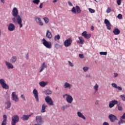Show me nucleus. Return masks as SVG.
Returning <instances> with one entry per match:
<instances>
[{
  "label": "nucleus",
  "instance_id": "obj_27",
  "mask_svg": "<svg viewBox=\"0 0 125 125\" xmlns=\"http://www.w3.org/2000/svg\"><path fill=\"white\" fill-rule=\"evenodd\" d=\"M46 68H47V65H46V64H45V62H43V63L42 65L41 70H40L39 71L40 73H42V71Z\"/></svg>",
  "mask_w": 125,
  "mask_h": 125
},
{
  "label": "nucleus",
  "instance_id": "obj_53",
  "mask_svg": "<svg viewBox=\"0 0 125 125\" xmlns=\"http://www.w3.org/2000/svg\"><path fill=\"white\" fill-rule=\"evenodd\" d=\"M25 58L27 60H28V59H29V53H27L26 55V57Z\"/></svg>",
  "mask_w": 125,
  "mask_h": 125
},
{
  "label": "nucleus",
  "instance_id": "obj_22",
  "mask_svg": "<svg viewBox=\"0 0 125 125\" xmlns=\"http://www.w3.org/2000/svg\"><path fill=\"white\" fill-rule=\"evenodd\" d=\"M5 104L6 106L5 107V109H6V110H8V109H9V108H10V107H11V103H10V101H7L5 103Z\"/></svg>",
  "mask_w": 125,
  "mask_h": 125
},
{
  "label": "nucleus",
  "instance_id": "obj_32",
  "mask_svg": "<svg viewBox=\"0 0 125 125\" xmlns=\"http://www.w3.org/2000/svg\"><path fill=\"white\" fill-rule=\"evenodd\" d=\"M83 72H84L85 73L86 72H88V70H89V67H87V66H84L83 68Z\"/></svg>",
  "mask_w": 125,
  "mask_h": 125
},
{
  "label": "nucleus",
  "instance_id": "obj_25",
  "mask_svg": "<svg viewBox=\"0 0 125 125\" xmlns=\"http://www.w3.org/2000/svg\"><path fill=\"white\" fill-rule=\"evenodd\" d=\"M46 107H47V105H46L45 104H43L42 105V109L41 111V113H45V112L46 111V110H45Z\"/></svg>",
  "mask_w": 125,
  "mask_h": 125
},
{
  "label": "nucleus",
  "instance_id": "obj_48",
  "mask_svg": "<svg viewBox=\"0 0 125 125\" xmlns=\"http://www.w3.org/2000/svg\"><path fill=\"white\" fill-rule=\"evenodd\" d=\"M117 17L118 18V19H123V15H122V14H118V15L117 16Z\"/></svg>",
  "mask_w": 125,
  "mask_h": 125
},
{
  "label": "nucleus",
  "instance_id": "obj_17",
  "mask_svg": "<svg viewBox=\"0 0 125 125\" xmlns=\"http://www.w3.org/2000/svg\"><path fill=\"white\" fill-rule=\"evenodd\" d=\"M108 118L111 123H114V122H115V121L117 120V117L114 114H110L108 116Z\"/></svg>",
  "mask_w": 125,
  "mask_h": 125
},
{
  "label": "nucleus",
  "instance_id": "obj_47",
  "mask_svg": "<svg viewBox=\"0 0 125 125\" xmlns=\"http://www.w3.org/2000/svg\"><path fill=\"white\" fill-rule=\"evenodd\" d=\"M112 86H113V87H114V88H116L118 86V85H117V84H116L115 83H112L111 84Z\"/></svg>",
  "mask_w": 125,
  "mask_h": 125
},
{
  "label": "nucleus",
  "instance_id": "obj_57",
  "mask_svg": "<svg viewBox=\"0 0 125 125\" xmlns=\"http://www.w3.org/2000/svg\"><path fill=\"white\" fill-rule=\"evenodd\" d=\"M118 5H121V3H122V1H117Z\"/></svg>",
  "mask_w": 125,
  "mask_h": 125
},
{
  "label": "nucleus",
  "instance_id": "obj_13",
  "mask_svg": "<svg viewBox=\"0 0 125 125\" xmlns=\"http://www.w3.org/2000/svg\"><path fill=\"white\" fill-rule=\"evenodd\" d=\"M32 115H33V113H31L30 115H23L21 117V120H22V121H28L30 117L32 116Z\"/></svg>",
  "mask_w": 125,
  "mask_h": 125
},
{
  "label": "nucleus",
  "instance_id": "obj_11",
  "mask_svg": "<svg viewBox=\"0 0 125 125\" xmlns=\"http://www.w3.org/2000/svg\"><path fill=\"white\" fill-rule=\"evenodd\" d=\"M8 30L9 32H13L15 30V25L12 23H10L8 26Z\"/></svg>",
  "mask_w": 125,
  "mask_h": 125
},
{
  "label": "nucleus",
  "instance_id": "obj_58",
  "mask_svg": "<svg viewBox=\"0 0 125 125\" xmlns=\"http://www.w3.org/2000/svg\"><path fill=\"white\" fill-rule=\"evenodd\" d=\"M103 125H109V123L108 122H104L103 124Z\"/></svg>",
  "mask_w": 125,
  "mask_h": 125
},
{
  "label": "nucleus",
  "instance_id": "obj_59",
  "mask_svg": "<svg viewBox=\"0 0 125 125\" xmlns=\"http://www.w3.org/2000/svg\"><path fill=\"white\" fill-rule=\"evenodd\" d=\"M114 78H117L119 76V74L118 73H114Z\"/></svg>",
  "mask_w": 125,
  "mask_h": 125
},
{
  "label": "nucleus",
  "instance_id": "obj_52",
  "mask_svg": "<svg viewBox=\"0 0 125 125\" xmlns=\"http://www.w3.org/2000/svg\"><path fill=\"white\" fill-rule=\"evenodd\" d=\"M116 88H117V89H118V90H123V88H122V87L119 86H117Z\"/></svg>",
  "mask_w": 125,
  "mask_h": 125
},
{
  "label": "nucleus",
  "instance_id": "obj_1",
  "mask_svg": "<svg viewBox=\"0 0 125 125\" xmlns=\"http://www.w3.org/2000/svg\"><path fill=\"white\" fill-rule=\"evenodd\" d=\"M18 9L16 7H14L12 11V15L13 17L12 20L15 24H18L20 25V28L23 27V23H22V18L19 14Z\"/></svg>",
  "mask_w": 125,
  "mask_h": 125
},
{
  "label": "nucleus",
  "instance_id": "obj_43",
  "mask_svg": "<svg viewBox=\"0 0 125 125\" xmlns=\"http://www.w3.org/2000/svg\"><path fill=\"white\" fill-rule=\"evenodd\" d=\"M118 109L119 111H123V106L119 105V104L117 105Z\"/></svg>",
  "mask_w": 125,
  "mask_h": 125
},
{
  "label": "nucleus",
  "instance_id": "obj_62",
  "mask_svg": "<svg viewBox=\"0 0 125 125\" xmlns=\"http://www.w3.org/2000/svg\"><path fill=\"white\" fill-rule=\"evenodd\" d=\"M94 30V27L93 26H92L91 27V31H93Z\"/></svg>",
  "mask_w": 125,
  "mask_h": 125
},
{
  "label": "nucleus",
  "instance_id": "obj_30",
  "mask_svg": "<svg viewBox=\"0 0 125 125\" xmlns=\"http://www.w3.org/2000/svg\"><path fill=\"white\" fill-rule=\"evenodd\" d=\"M32 2H33L34 4H37V5H39L40 2H41V0H33Z\"/></svg>",
  "mask_w": 125,
  "mask_h": 125
},
{
  "label": "nucleus",
  "instance_id": "obj_49",
  "mask_svg": "<svg viewBox=\"0 0 125 125\" xmlns=\"http://www.w3.org/2000/svg\"><path fill=\"white\" fill-rule=\"evenodd\" d=\"M21 98H22V100L24 101H26V98H25V96H24V95H21Z\"/></svg>",
  "mask_w": 125,
  "mask_h": 125
},
{
  "label": "nucleus",
  "instance_id": "obj_6",
  "mask_svg": "<svg viewBox=\"0 0 125 125\" xmlns=\"http://www.w3.org/2000/svg\"><path fill=\"white\" fill-rule=\"evenodd\" d=\"M72 39L71 38H69L64 42L63 45L65 47H69V46H71L72 45Z\"/></svg>",
  "mask_w": 125,
  "mask_h": 125
},
{
  "label": "nucleus",
  "instance_id": "obj_19",
  "mask_svg": "<svg viewBox=\"0 0 125 125\" xmlns=\"http://www.w3.org/2000/svg\"><path fill=\"white\" fill-rule=\"evenodd\" d=\"M77 116L79 117V118H81V119H83V120H85L86 118L82 112L80 111L77 112Z\"/></svg>",
  "mask_w": 125,
  "mask_h": 125
},
{
  "label": "nucleus",
  "instance_id": "obj_20",
  "mask_svg": "<svg viewBox=\"0 0 125 125\" xmlns=\"http://www.w3.org/2000/svg\"><path fill=\"white\" fill-rule=\"evenodd\" d=\"M78 39L79 41H77L78 43H80V44H83L84 43V40L82 37H79Z\"/></svg>",
  "mask_w": 125,
  "mask_h": 125
},
{
  "label": "nucleus",
  "instance_id": "obj_3",
  "mask_svg": "<svg viewBox=\"0 0 125 125\" xmlns=\"http://www.w3.org/2000/svg\"><path fill=\"white\" fill-rule=\"evenodd\" d=\"M19 116L15 115L12 117L11 125H15L19 122Z\"/></svg>",
  "mask_w": 125,
  "mask_h": 125
},
{
  "label": "nucleus",
  "instance_id": "obj_63",
  "mask_svg": "<svg viewBox=\"0 0 125 125\" xmlns=\"http://www.w3.org/2000/svg\"><path fill=\"white\" fill-rule=\"evenodd\" d=\"M86 78H90V75H86Z\"/></svg>",
  "mask_w": 125,
  "mask_h": 125
},
{
  "label": "nucleus",
  "instance_id": "obj_61",
  "mask_svg": "<svg viewBox=\"0 0 125 125\" xmlns=\"http://www.w3.org/2000/svg\"><path fill=\"white\" fill-rule=\"evenodd\" d=\"M68 4L70 6H73V4H72L70 1H68Z\"/></svg>",
  "mask_w": 125,
  "mask_h": 125
},
{
  "label": "nucleus",
  "instance_id": "obj_54",
  "mask_svg": "<svg viewBox=\"0 0 125 125\" xmlns=\"http://www.w3.org/2000/svg\"><path fill=\"white\" fill-rule=\"evenodd\" d=\"M120 118L123 119V120H125V113L123 114V116H121Z\"/></svg>",
  "mask_w": 125,
  "mask_h": 125
},
{
  "label": "nucleus",
  "instance_id": "obj_46",
  "mask_svg": "<svg viewBox=\"0 0 125 125\" xmlns=\"http://www.w3.org/2000/svg\"><path fill=\"white\" fill-rule=\"evenodd\" d=\"M68 65H69V66H70V67H74V64H73V63H72V62H71L70 61H68Z\"/></svg>",
  "mask_w": 125,
  "mask_h": 125
},
{
  "label": "nucleus",
  "instance_id": "obj_14",
  "mask_svg": "<svg viewBox=\"0 0 125 125\" xmlns=\"http://www.w3.org/2000/svg\"><path fill=\"white\" fill-rule=\"evenodd\" d=\"M118 104V101L117 100H112L109 102V108H113L114 106Z\"/></svg>",
  "mask_w": 125,
  "mask_h": 125
},
{
  "label": "nucleus",
  "instance_id": "obj_21",
  "mask_svg": "<svg viewBox=\"0 0 125 125\" xmlns=\"http://www.w3.org/2000/svg\"><path fill=\"white\" fill-rule=\"evenodd\" d=\"M46 38L47 39H52V34L51 32L49 31V30H47L46 33Z\"/></svg>",
  "mask_w": 125,
  "mask_h": 125
},
{
  "label": "nucleus",
  "instance_id": "obj_40",
  "mask_svg": "<svg viewBox=\"0 0 125 125\" xmlns=\"http://www.w3.org/2000/svg\"><path fill=\"white\" fill-rule=\"evenodd\" d=\"M69 105H64L63 106L61 107V109L64 111V110H65V109H67V108H69Z\"/></svg>",
  "mask_w": 125,
  "mask_h": 125
},
{
  "label": "nucleus",
  "instance_id": "obj_42",
  "mask_svg": "<svg viewBox=\"0 0 125 125\" xmlns=\"http://www.w3.org/2000/svg\"><path fill=\"white\" fill-rule=\"evenodd\" d=\"M90 37H91V34H89L86 35V36H85L84 38L85 39H87V40H88V39H89Z\"/></svg>",
  "mask_w": 125,
  "mask_h": 125
},
{
  "label": "nucleus",
  "instance_id": "obj_34",
  "mask_svg": "<svg viewBox=\"0 0 125 125\" xmlns=\"http://www.w3.org/2000/svg\"><path fill=\"white\" fill-rule=\"evenodd\" d=\"M54 47L56 48V49H59V48H60L61 47V45L58 44V43H56L54 45Z\"/></svg>",
  "mask_w": 125,
  "mask_h": 125
},
{
  "label": "nucleus",
  "instance_id": "obj_10",
  "mask_svg": "<svg viewBox=\"0 0 125 125\" xmlns=\"http://www.w3.org/2000/svg\"><path fill=\"white\" fill-rule=\"evenodd\" d=\"M35 120L37 124H39L40 125H42V124H43V120H42V116H37Z\"/></svg>",
  "mask_w": 125,
  "mask_h": 125
},
{
  "label": "nucleus",
  "instance_id": "obj_51",
  "mask_svg": "<svg viewBox=\"0 0 125 125\" xmlns=\"http://www.w3.org/2000/svg\"><path fill=\"white\" fill-rule=\"evenodd\" d=\"M79 56L80 58H82V59L84 58V56H83V54H80L79 55Z\"/></svg>",
  "mask_w": 125,
  "mask_h": 125
},
{
  "label": "nucleus",
  "instance_id": "obj_16",
  "mask_svg": "<svg viewBox=\"0 0 125 125\" xmlns=\"http://www.w3.org/2000/svg\"><path fill=\"white\" fill-rule=\"evenodd\" d=\"M104 23L105 24L107 30H111V23L107 19L104 20Z\"/></svg>",
  "mask_w": 125,
  "mask_h": 125
},
{
  "label": "nucleus",
  "instance_id": "obj_5",
  "mask_svg": "<svg viewBox=\"0 0 125 125\" xmlns=\"http://www.w3.org/2000/svg\"><path fill=\"white\" fill-rule=\"evenodd\" d=\"M42 44L47 48L50 49L52 47V45H51V42H47L44 38L42 39Z\"/></svg>",
  "mask_w": 125,
  "mask_h": 125
},
{
  "label": "nucleus",
  "instance_id": "obj_15",
  "mask_svg": "<svg viewBox=\"0 0 125 125\" xmlns=\"http://www.w3.org/2000/svg\"><path fill=\"white\" fill-rule=\"evenodd\" d=\"M5 63L7 69H13V68H14L13 64H12V63H11V62L7 61H5Z\"/></svg>",
  "mask_w": 125,
  "mask_h": 125
},
{
  "label": "nucleus",
  "instance_id": "obj_8",
  "mask_svg": "<svg viewBox=\"0 0 125 125\" xmlns=\"http://www.w3.org/2000/svg\"><path fill=\"white\" fill-rule=\"evenodd\" d=\"M12 100L15 102H18L19 101V98H18V95L16 94V92H13L11 94Z\"/></svg>",
  "mask_w": 125,
  "mask_h": 125
},
{
  "label": "nucleus",
  "instance_id": "obj_26",
  "mask_svg": "<svg viewBox=\"0 0 125 125\" xmlns=\"http://www.w3.org/2000/svg\"><path fill=\"white\" fill-rule=\"evenodd\" d=\"M113 34H114L115 35H118L120 34V33H121V31L119 29L117 28H115L113 31Z\"/></svg>",
  "mask_w": 125,
  "mask_h": 125
},
{
  "label": "nucleus",
  "instance_id": "obj_56",
  "mask_svg": "<svg viewBox=\"0 0 125 125\" xmlns=\"http://www.w3.org/2000/svg\"><path fill=\"white\" fill-rule=\"evenodd\" d=\"M1 125H6V121H2Z\"/></svg>",
  "mask_w": 125,
  "mask_h": 125
},
{
  "label": "nucleus",
  "instance_id": "obj_41",
  "mask_svg": "<svg viewBox=\"0 0 125 125\" xmlns=\"http://www.w3.org/2000/svg\"><path fill=\"white\" fill-rule=\"evenodd\" d=\"M120 97L121 98V99H122V100H123V101H125V94L120 95Z\"/></svg>",
  "mask_w": 125,
  "mask_h": 125
},
{
  "label": "nucleus",
  "instance_id": "obj_23",
  "mask_svg": "<svg viewBox=\"0 0 125 125\" xmlns=\"http://www.w3.org/2000/svg\"><path fill=\"white\" fill-rule=\"evenodd\" d=\"M10 61L11 63H15V62L17 61V57L15 56L12 57L10 60Z\"/></svg>",
  "mask_w": 125,
  "mask_h": 125
},
{
  "label": "nucleus",
  "instance_id": "obj_29",
  "mask_svg": "<svg viewBox=\"0 0 125 125\" xmlns=\"http://www.w3.org/2000/svg\"><path fill=\"white\" fill-rule=\"evenodd\" d=\"M99 88V85L97 83H96L93 87V89H94L95 91L97 92L98 91V88Z\"/></svg>",
  "mask_w": 125,
  "mask_h": 125
},
{
  "label": "nucleus",
  "instance_id": "obj_2",
  "mask_svg": "<svg viewBox=\"0 0 125 125\" xmlns=\"http://www.w3.org/2000/svg\"><path fill=\"white\" fill-rule=\"evenodd\" d=\"M45 101L49 106H54V103L53 101H52V99H51L49 96L45 97Z\"/></svg>",
  "mask_w": 125,
  "mask_h": 125
},
{
  "label": "nucleus",
  "instance_id": "obj_36",
  "mask_svg": "<svg viewBox=\"0 0 125 125\" xmlns=\"http://www.w3.org/2000/svg\"><path fill=\"white\" fill-rule=\"evenodd\" d=\"M59 40H60V35H56L54 37V40L55 41H59Z\"/></svg>",
  "mask_w": 125,
  "mask_h": 125
},
{
  "label": "nucleus",
  "instance_id": "obj_37",
  "mask_svg": "<svg viewBox=\"0 0 125 125\" xmlns=\"http://www.w3.org/2000/svg\"><path fill=\"white\" fill-rule=\"evenodd\" d=\"M88 10L90 13H95V10L91 8H89Z\"/></svg>",
  "mask_w": 125,
  "mask_h": 125
},
{
  "label": "nucleus",
  "instance_id": "obj_24",
  "mask_svg": "<svg viewBox=\"0 0 125 125\" xmlns=\"http://www.w3.org/2000/svg\"><path fill=\"white\" fill-rule=\"evenodd\" d=\"M47 83H48V82H47L42 81L41 82L39 83V85L40 86H42V87H44V86H45Z\"/></svg>",
  "mask_w": 125,
  "mask_h": 125
},
{
  "label": "nucleus",
  "instance_id": "obj_39",
  "mask_svg": "<svg viewBox=\"0 0 125 125\" xmlns=\"http://www.w3.org/2000/svg\"><path fill=\"white\" fill-rule=\"evenodd\" d=\"M7 121V116L4 114L3 115V121L6 122Z\"/></svg>",
  "mask_w": 125,
  "mask_h": 125
},
{
  "label": "nucleus",
  "instance_id": "obj_31",
  "mask_svg": "<svg viewBox=\"0 0 125 125\" xmlns=\"http://www.w3.org/2000/svg\"><path fill=\"white\" fill-rule=\"evenodd\" d=\"M76 8L77 13H81L82 12V10H81V8H80V6L77 5L76 6Z\"/></svg>",
  "mask_w": 125,
  "mask_h": 125
},
{
  "label": "nucleus",
  "instance_id": "obj_64",
  "mask_svg": "<svg viewBox=\"0 0 125 125\" xmlns=\"http://www.w3.org/2000/svg\"><path fill=\"white\" fill-rule=\"evenodd\" d=\"M57 0H54L53 1V2L54 3H55V2H57Z\"/></svg>",
  "mask_w": 125,
  "mask_h": 125
},
{
  "label": "nucleus",
  "instance_id": "obj_44",
  "mask_svg": "<svg viewBox=\"0 0 125 125\" xmlns=\"http://www.w3.org/2000/svg\"><path fill=\"white\" fill-rule=\"evenodd\" d=\"M87 35L86 31H84L82 33V36H83V37H84V38L85 37V36Z\"/></svg>",
  "mask_w": 125,
  "mask_h": 125
},
{
  "label": "nucleus",
  "instance_id": "obj_7",
  "mask_svg": "<svg viewBox=\"0 0 125 125\" xmlns=\"http://www.w3.org/2000/svg\"><path fill=\"white\" fill-rule=\"evenodd\" d=\"M63 87L64 89H72L73 88V84L69 82H65L63 85Z\"/></svg>",
  "mask_w": 125,
  "mask_h": 125
},
{
  "label": "nucleus",
  "instance_id": "obj_45",
  "mask_svg": "<svg viewBox=\"0 0 125 125\" xmlns=\"http://www.w3.org/2000/svg\"><path fill=\"white\" fill-rule=\"evenodd\" d=\"M100 55H107V52H100Z\"/></svg>",
  "mask_w": 125,
  "mask_h": 125
},
{
  "label": "nucleus",
  "instance_id": "obj_28",
  "mask_svg": "<svg viewBox=\"0 0 125 125\" xmlns=\"http://www.w3.org/2000/svg\"><path fill=\"white\" fill-rule=\"evenodd\" d=\"M44 93L45 94V95H50L52 94V91L49 89H47L44 91Z\"/></svg>",
  "mask_w": 125,
  "mask_h": 125
},
{
  "label": "nucleus",
  "instance_id": "obj_50",
  "mask_svg": "<svg viewBox=\"0 0 125 125\" xmlns=\"http://www.w3.org/2000/svg\"><path fill=\"white\" fill-rule=\"evenodd\" d=\"M106 12L107 13H110L111 12V8H110L109 7H108V8L107 9V10H106Z\"/></svg>",
  "mask_w": 125,
  "mask_h": 125
},
{
  "label": "nucleus",
  "instance_id": "obj_4",
  "mask_svg": "<svg viewBox=\"0 0 125 125\" xmlns=\"http://www.w3.org/2000/svg\"><path fill=\"white\" fill-rule=\"evenodd\" d=\"M0 84L4 89H9V86L5 83V80L3 79H0Z\"/></svg>",
  "mask_w": 125,
  "mask_h": 125
},
{
  "label": "nucleus",
  "instance_id": "obj_38",
  "mask_svg": "<svg viewBox=\"0 0 125 125\" xmlns=\"http://www.w3.org/2000/svg\"><path fill=\"white\" fill-rule=\"evenodd\" d=\"M45 23H46V24H47V23H48V22H49V20L48 19V18H46V17H44L43 18Z\"/></svg>",
  "mask_w": 125,
  "mask_h": 125
},
{
  "label": "nucleus",
  "instance_id": "obj_60",
  "mask_svg": "<svg viewBox=\"0 0 125 125\" xmlns=\"http://www.w3.org/2000/svg\"><path fill=\"white\" fill-rule=\"evenodd\" d=\"M42 6H43V4H42V3H41L39 6V7H40V8L42 9Z\"/></svg>",
  "mask_w": 125,
  "mask_h": 125
},
{
  "label": "nucleus",
  "instance_id": "obj_12",
  "mask_svg": "<svg viewBox=\"0 0 125 125\" xmlns=\"http://www.w3.org/2000/svg\"><path fill=\"white\" fill-rule=\"evenodd\" d=\"M33 93L34 95L36 101L37 102H39V92H38V90H37V89H34L33 91Z\"/></svg>",
  "mask_w": 125,
  "mask_h": 125
},
{
  "label": "nucleus",
  "instance_id": "obj_33",
  "mask_svg": "<svg viewBox=\"0 0 125 125\" xmlns=\"http://www.w3.org/2000/svg\"><path fill=\"white\" fill-rule=\"evenodd\" d=\"M123 120L124 119L121 118V117H120V121H119L118 122L119 125H122V124L125 123V121Z\"/></svg>",
  "mask_w": 125,
  "mask_h": 125
},
{
  "label": "nucleus",
  "instance_id": "obj_18",
  "mask_svg": "<svg viewBox=\"0 0 125 125\" xmlns=\"http://www.w3.org/2000/svg\"><path fill=\"white\" fill-rule=\"evenodd\" d=\"M73 97L70 95H68L66 98V100L67 102V103H69L70 104L73 102Z\"/></svg>",
  "mask_w": 125,
  "mask_h": 125
},
{
  "label": "nucleus",
  "instance_id": "obj_35",
  "mask_svg": "<svg viewBox=\"0 0 125 125\" xmlns=\"http://www.w3.org/2000/svg\"><path fill=\"white\" fill-rule=\"evenodd\" d=\"M76 8L75 7H73L72 9H71V12H72V13H74V14H77V10H76Z\"/></svg>",
  "mask_w": 125,
  "mask_h": 125
},
{
  "label": "nucleus",
  "instance_id": "obj_55",
  "mask_svg": "<svg viewBox=\"0 0 125 125\" xmlns=\"http://www.w3.org/2000/svg\"><path fill=\"white\" fill-rule=\"evenodd\" d=\"M68 95H69V94H65L64 95H62V97L63 98H65L66 97V96H67V97H68Z\"/></svg>",
  "mask_w": 125,
  "mask_h": 125
},
{
  "label": "nucleus",
  "instance_id": "obj_9",
  "mask_svg": "<svg viewBox=\"0 0 125 125\" xmlns=\"http://www.w3.org/2000/svg\"><path fill=\"white\" fill-rule=\"evenodd\" d=\"M34 19L38 25H39V26H43V22L42 21V19H41V18L36 16L35 17Z\"/></svg>",
  "mask_w": 125,
  "mask_h": 125
}]
</instances>
